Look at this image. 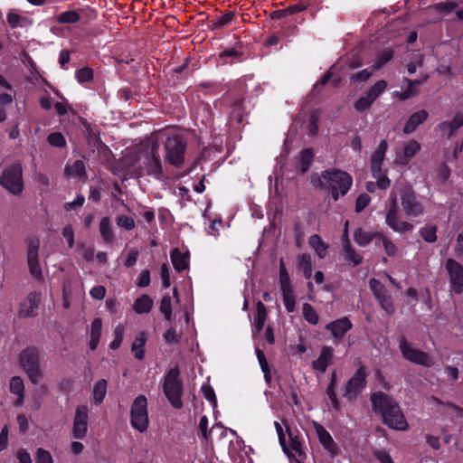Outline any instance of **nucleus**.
Wrapping results in <instances>:
<instances>
[{
  "label": "nucleus",
  "mask_w": 463,
  "mask_h": 463,
  "mask_svg": "<svg viewBox=\"0 0 463 463\" xmlns=\"http://www.w3.org/2000/svg\"><path fill=\"white\" fill-rule=\"evenodd\" d=\"M372 407L374 412L381 414L383 422L389 428L405 430L408 423L398 402L385 392H378L371 396Z\"/></svg>",
  "instance_id": "obj_1"
},
{
  "label": "nucleus",
  "mask_w": 463,
  "mask_h": 463,
  "mask_svg": "<svg viewBox=\"0 0 463 463\" xmlns=\"http://www.w3.org/2000/svg\"><path fill=\"white\" fill-rule=\"evenodd\" d=\"M322 178L326 182L319 180V185L331 192L334 201H337L339 194L345 195L350 189L353 180L349 174L341 170L324 171Z\"/></svg>",
  "instance_id": "obj_2"
},
{
  "label": "nucleus",
  "mask_w": 463,
  "mask_h": 463,
  "mask_svg": "<svg viewBox=\"0 0 463 463\" xmlns=\"http://www.w3.org/2000/svg\"><path fill=\"white\" fill-rule=\"evenodd\" d=\"M163 392L174 408L181 409L183 407L182 396L184 389L178 365L171 368L165 373L163 383Z\"/></svg>",
  "instance_id": "obj_3"
},
{
  "label": "nucleus",
  "mask_w": 463,
  "mask_h": 463,
  "mask_svg": "<svg viewBox=\"0 0 463 463\" xmlns=\"http://www.w3.org/2000/svg\"><path fill=\"white\" fill-rule=\"evenodd\" d=\"M0 185L14 195H20L23 193V167L20 162H14L3 170L0 175Z\"/></svg>",
  "instance_id": "obj_4"
},
{
  "label": "nucleus",
  "mask_w": 463,
  "mask_h": 463,
  "mask_svg": "<svg viewBox=\"0 0 463 463\" xmlns=\"http://www.w3.org/2000/svg\"><path fill=\"white\" fill-rule=\"evenodd\" d=\"M165 160L171 165L181 167L184 165L186 141L180 135L169 137L165 142Z\"/></svg>",
  "instance_id": "obj_5"
},
{
  "label": "nucleus",
  "mask_w": 463,
  "mask_h": 463,
  "mask_svg": "<svg viewBox=\"0 0 463 463\" xmlns=\"http://www.w3.org/2000/svg\"><path fill=\"white\" fill-rule=\"evenodd\" d=\"M130 423L135 430L140 432L147 430L149 420L147 400L145 395L140 394L133 401L130 410Z\"/></svg>",
  "instance_id": "obj_6"
},
{
  "label": "nucleus",
  "mask_w": 463,
  "mask_h": 463,
  "mask_svg": "<svg viewBox=\"0 0 463 463\" xmlns=\"http://www.w3.org/2000/svg\"><path fill=\"white\" fill-rule=\"evenodd\" d=\"M20 364L25 371L30 381L36 384L42 378L39 365V353L35 347L24 349L19 356Z\"/></svg>",
  "instance_id": "obj_7"
},
{
  "label": "nucleus",
  "mask_w": 463,
  "mask_h": 463,
  "mask_svg": "<svg viewBox=\"0 0 463 463\" xmlns=\"http://www.w3.org/2000/svg\"><path fill=\"white\" fill-rule=\"evenodd\" d=\"M386 223L394 231L400 233H406L412 231L413 225L408 222L401 221L398 214L397 194L392 191L389 198V205L385 217Z\"/></svg>",
  "instance_id": "obj_8"
},
{
  "label": "nucleus",
  "mask_w": 463,
  "mask_h": 463,
  "mask_svg": "<svg viewBox=\"0 0 463 463\" xmlns=\"http://www.w3.org/2000/svg\"><path fill=\"white\" fill-rule=\"evenodd\" d=\"M367 376L368 372L366 366L361 365L346 383L343 396L350 402L354 401L361 391L365 387Z\"/></svg>",
  "instance_id": "obj_9"
},
{
  "label": "nucleus",
  "mask_w": 463,
  "mask_h": 463,
  "mask_svg": "<svg viewBox=\"0 0 463 463\" xmlns=\"http://www.w3.org/2000/svg\"><path fill=\"white\" fill-rule=\"evenodd\" d=\"M401 201L402 210L408 218H416L424 213V206L411 187L402 191Z\"/></svg>",
  "instance_id": "obj_10"
},
{
  "label": "nucleus",
  "mask_w": 463,
  "mask_h": 463,
  "mask_svg": "<svg viewBox=\"0 0 463 463\" xmlns=\"http://www.w3.org/2000/svg\"><path fill=\"white\" fill-rule=\"evenodd\" d=\"M399 348L404 359L413 364L426 367H430L433 364L431 358L427 353L414 348L412 344L408 342L403 336L399 340Z\"/></svg>",
  "instance_id": "obj_11"
},
{
  "label": "nucleus",
  "mask_w": 463,
  "mask_h": 463,
  "mask_svg": "<svg viewBox=\"0 0 463 463\" xmlns=\"http://www.w3.org/2000/svg\"><path fill=\"white\" fill-rule=\"evenodd\" d=\"M27 244V263L31 275L37 279H42L43 273L39 263V248L40 241L35 236L28 237L26 239Z\"/></svg>",
  "instance_id": "obj_12"
},
{
  "label": "nucleus",
  "mask_w": 463,
  "mask_h": 463,
  "mask_svg": "<svg viewBox=\"0 0 463 463\" xmlns=\"http://www.w3.org/2000/svg\"><path fill=\"white\" fill-rule=\"evenodd\" d=\"M445 269L449 275L450 289L456 294L463 293V266L454 259H448Z\"/></svg>",
  "instance_id": "obj_13"
},
{
  "label": "nucleus",
  "mask_w": 463,
  "mask_h": 463,
  "mask_svg": "<svg viewBox=\"0 0 463 463\" xmlns=\"http://www.w3.org/2000/svg\"><path fill=\"white\" fill-rule=\"evenodd\" d=\"M146 171L148 175H153L157 179L163 176V166L159 154V145L155 142L150 148L149 156L146 162Z\"/></svg>",
  "instance_id": "obj_14"
},
{
  "label": "nucleus",
  "mask_w": 463,
  "mask_h": 463,
  "mask_svg": "<svg viewBox=\"0 0 463 463\" xmlns=\"http://www.w3.org/2000/svg\"><path fill=\"white\" fill-rule=\"evenodd\" d=\"M88 430V408L79 406L75 411L72 433L75 439H83Z\"/></svg>",
  "instance_id": "obj_15"
},
{
  "label": "nucleus",
  "mask_w": 463,
  "mask_h": 463,
  "mask_svg": "<svg viewBox=\"0 0 463 463\" xmlns=\"http://www.w3.org/2000/svg\"><path fill=\"white\" fill-rule=\"evenodd\" d=\"M388 148L385 139L382 140L377 149L373 153L371 157V172L373 177H379L382 172V165Z\"/></svg>",
  "instance_id": "obj_16"
},
{
  "label": "nucleus",
  "mask_w": 463,
  "mask_h": 463,
  "mask_svg": "<svg viewBox=\"0 0 463 463\" xmlns=\"http://www.w3.org/2000/svg\"><path fill=\"white\" fill-rule=\"evenodd\" d=\"M41 302V295L37 292H31L27 298L21 303L18 310L20 317H34V310L38 307Z\"/></svg>",
  "instance_id": "obj_17"
},
{
  "label": "nucleus",
  "mask_w": 463,
  "mask_h": 463,
  "mask_svg": "<svg viewBox=\"0 0 463 463\" xmlns=\"http://www.w3.org/2000/svg\"><path fill=\"white\" fill-rule=\"evenodd\" d=\"M352 328V323L347 317L333 321L326 326V329L331 331L336 342H340L345 333Z\"/></svg>",
  "instance_id": "obj_18"
},
{
  "label": "nucleus",
  "mask_w": 463,
  "mask_h": 463,
  "mask_svg": "<svg viewBox=\"0 0 463 463\" xmlns=\"http://www.w3.org/2000/svg\"><path fill=\"white\" fill-rule=\"evenodd\" d=\"M334 349L330 346H324L319 357L312 362V367L321 373H325L327 366L332 364Z\"/></svg>",
  "instance_id": "obj_19"
},
{
  "label": "nucleus",
  "mask_w": 463,
  "mask_h": 463,
  "mask_svg": "<svg viewBox=\"0 0 463 463\" xmlns=\"http://www.w3.org/2000/svg\"><path fill=\"white\" fill-rule=\"evenodd\" d=\"M314 428L318 437L319 442L329 452L335 453L337 449L330 433L319 423L314 422Z\"/></svg>",
  "instance_id": "obj_20"
},
{
  "label": "nucleus",
  "mask_w": 463,
  "mask_h": 463,
  "mask_svg": "<svg viewBox=\"0 0 463 463\" xmlns=\"http://www.w3.org/2000/svg\"><path fill=\"white\" fill-rule=\"evenodd\" d=\"M170 257L173 266L177 272H183L189 268L188 252L183 253L178 248H175L172 250Z\"/></svg>",
  "instance_id": "obj_21"
},
{
  "label": "nucleus",
  "mask_w": 463,
  "mask_h": 463,
  "mask_svg": "<svg viewBox=\"0 0 463 463\" xmlns=\"http://www.w3.org/2000/svg\"><path fill=\"white\" fill-rule=\"evenodd\" d=\"M428 112L424 109L413 113L407 120L403 128V133L411 134L413 131H415L418 126L423 123L428 118Z\"/></svg>",
  "instance_id": "obj_22"
},
{
  "label": "nucleus",
  "mask_w": 463,
  "mask_h": 463,
  "mask_svg": "<svg viewBox=\"0 0 463 463\" xmlns=\"http://www.w3.org/2000/svg\"><path fill=\"white\" fill-rule=\"evenodd\" d=\"M9 390L12 393L17 395L14 405L22 406L24 399V384L23 379L20 376L12 377L9 383Z\"/></svg>",
  "instance_id": "obj_23"
},
{
  "label": "nucleus",
  "mask_w": 463,
  "mask_h": 463,
  "mask_svg": "<svg viewBox=\"0 0 463 463\" xmlns=\"http://www.w3.org/2000/svg\"><path fill=\"white\" fill-rule=\"evenodd\" d=\"M99 230L104 243L112 244L115 240V234L109 217L105 216L101 218Z\"/></svg>",
  "instance_id": "obj_24"
},
{
  "label": "nucleus",
  "mask_w": 463,
  "mask_h": 463,
  "mask_svg": "<svg viewBox=\"0 0 463 463\" xmlns=\"http://www.w3.org/2000/svg\"><path fill=\"white\" fill-rule=\"evenodd\" d=\"M463 126V116L457 114L451 121H443L439 124V128L450 137L454 132Z\"/></svg>",
  "instance_id": "obj_25"
},
{
  "label": "nucleus",
  "mask_w": 463,
  "mask_h": 463,
  "mask_svg": "<svg viewBox=\"0 0 463 463\" xmlns=\"http://www.w3.org/2000/svg\"><path fill=\"white\" fill-rule=\"evenodd\" d=\"M154 301L151 297L146 294H143L135 300L133 309L137 314L148 313L152 309Z\"/></svg>",
  "instance_id": "obj_26"
},
{
  "label": "nucleus",
  "mask_w": 463,
  "mask_h": 463,
  "mask_svg": "<svg viewBox=\"0 0 463 463\" xmlns=\"http://www.w3.org/2000/svg\"><path fill=\"white\" fill-rule=\"evenodd\" d=\"M287 431L289 437L288 448L298 455V458L296 459L297 463H301V460L305 459L307 457L306 453L302 450L301 441L297 435H294L288 428L287 429Z\"/></svg>",
  "instance_id": "obj_27"
},
{
  "label": "nucleus",
  "mask_w": 463,
  "mask_h": 463,
  "mask_svg": "<svg viewBox=\"0 0 463 463\" xmlns=\"http://www.w3.org/2000/svg\"><path fill=\"white\" fill-rule=\"evenodd\" d=\"M102 321L100 318H95L91 323L90 348L95 350L99 343L101 336Z\"/></svg>",
  "instance_id": "obj_28"
},
{
  "label": "nucleus",
  "mask_w": 463,
  "mask_h": 463,
  "mask_svg": "<svg viewBox=\"0 0 463 463\" xmlns=\"http://www.w3.org/2000/svg\"><path fill=\"white\" fill-rule=\"evenodd\" d=\"M420 144L417 140L409 141L403 147V155L401 157L402 164H407L420 150Z\"/></svg>",
  "instance_id": "obj_29"
},
{
  "label": "nucleus",
  "mask_w": 463,
  "mask_h": 463,
  "mask_svg": "<svg viewBox=\"0 0 463 463\" xmlns=\"http://www.w3.org/2000/svg\"><path fill=\"white\" fill-rule=\"evenodd\" d=\"M308 243L315 250L316 253L320 259L325 258L328 246L323 241L319 235H311L309 237Z\"/></svg>",
  "instance_id": "obj_30"
},
{
  "label": "nucleus",
  "mask_w": 463,
  "mask_h": 463,
  "mask_svg": "<svg viewBox=\"0 0 463 463\" xmlns=\"http://www.w3.org/2000/svg\"><path fill=\"white\" fill-rule=\"evenodd\" d=\"M376 235L378 233L365 232L362 228H357L354 232V240L359 246H366L373 239L377 240Z\"/></svg>",
  "instance_id": "obj_31"
},
{
  "label": "nucleus",
  "mask_w": 463,
  "mask_h": 463,
  "mask_svg": "<svg viewBox=\"0 0 463 463\" xmlns=\"http://www.w3.org/2000/svg\"><path fill=\"white\" fill-rule=\"evenodd\" d=\"M145 333L140 332L132 344V352L134 353V356L138 360H142L145 356Z\"/></svg>",
  "instance_id": "obj_32"
},
{
  "label": "nucleus",
  "mask_w": 463,
  "mask_h": 463,
  "mask_svg": "<svg viewBox=\"0 0 463 463\" xmlns=\"http://www.w3.org/2000/svg\"><path fill=\"white\" fill-rule=\"evenodd\" d=\"M107 393V381L101 379L93 387V402L96 405L102 403Z\"/></svg>",
  "instance_id": "obj_33"
},
{
  "label": "nucleus",
  "mask_w": 463,
  "mask_h": 463,
  "mask_svg": "<svg viewBox=\"0 0 463 463\" xmlns=\"http://www.w3.org/2000/svg\"><path fill=\"white\" fill-rule=\"evenodd\" d=\"M55 21L61 24H76L80 20V14L75 10H68L56 15Z\"/></svg>",
  "instance_id": "obj_34"
},
{
  "label": "nucleus",
  "mask_w": 463,
  "mask_h": 463,
  "mask_svg": "<svg viewBox=\"0 0 463 463\" xmlns=\"http://www.w3.org/2000/svg\"><path fill=\"white\" fill-rule=\"evenodd\" d=\"M343 250L345 252V259L350 262H353L354 266H357L362 263V256L356 252L353 248L350 241L344 243Z\"/></svg>",
  "instance_id": "obj_35"
},
{
  "label": "nucleus",
  "mask_w": 463,
  "mask_h": 463,
  "mask_svg": "<svg viewBox=\"0 0 463 463\" xmlns=\"http://www.w3.org/2000/svg\"><path fill=\"white\" fill-rule=\"evenodd\" d=\"M427 79H428V76H424L420 80H407V81H408L407 90L401 93L396 92L395 95H397L401 100L408 99L409 98L416 95L418 92L417 90H413V84H422L423 82H425L427 80Z\"/></svg>",
  "instance_id": "obj_36"
},
{
  "label": "nucleus",
  "mask_w": 463,
  "mask_h": 463,
  "mask_svg": "<svg viewBox=\"0 0 463 463\" xmlns=\"http://www.w3.org/2000/svg\"><path fill=\"white\" fill-rule=\"evenodd\" d=\"M313 158H314V152H313L312 148H306L300 152L299 162H300V171L302 173H306L309 169V167L313 162Z\"/></svg>",
  "instance_id": "obj_37"
},
{
  "label": "nucleus",
  "mask_w": 463,
  "mask_h": 463,
  "mask_svg": "<svg viewBox=\"0 0 463 463\" xmlns=\"http://www.w3.org/2000/svg\"><path fill=\"white\" fill-rule=\"evenodd\" d=\"M376 236H377L376 244L381 242L388 256L393 257L397 254L398 248L388 237H386L383 233H378V235H376Z\"/></svg>",
  "instance_id": "obj_38"
},
{
  "label": "nucleus",
  "mask_w": 463,
  "mask_h": 463,
  "mask_svg": "<svg viewBox=\"0 0 463 463\" xmlns=\"http://www.w3.org/2000/svg\"><path fill=\"white\" fill-rule=\"evenodd\" d=\"M285 307L288 313L295 310L296 298L293 288H281Z\"/></svg>",
  "instance_id": "obj_39"
},
{
  "label": "nucleus",
  "mask_w": 463,
  "mask_h": 463,
  "mask_svg": "<svg viewBox=\"0 0 463 463\" xmlns=\"http://www.w3.org/2000/svg\"><path fill=\"white\" fill-rule=\"evenodd\" d=\"M298 268L303 270L306 279H309L312 275V260L309 254H301L298 257Z\"/></svg>",
  "instance_id": "obj_40"
},
{
  "label": "nucleus",
  "mask_w": 463,
  "mask_h": 463,
  "mask_svg": "<svg viewBox=\"0 0 463 463\" xmlns=\"http://www.w3.org/2000/svg\"><path fill=\"white\" fill-rule=\"evenodd\" d=\"M369 285L373 296L377 300L388 295L385 286L380 280L376 279H371Z\"/></svg>",
  "instance_id": "obj_41"
},
{
  "label": "nucleus",
  "mask_w": 463,
  "mask_h": 463,
  "mask_svg": "<svg viewBox=\"0 0 463 463\" xmlns=\"http://www.w3.org/2000/svg\"><path fill=\"white\" fill-rule=\"evenodd\" d=\"M65 172L73 176L82 177L86 175L83 161L76 160L71 165H67Z\"/></svg>",
  "instance_id": "obj_42"
},
{
  "label": "nucleus",
  "mask_w": 463,
  "mask_h": 463,
  "mask_svg": "<svg viewBox=\"0 0 463 463\" xmlns=\"http://www.w3.org/2000/svg\"><path fill=\"white\" fill-rule=\"evenodd\" d=\"M304 318L312 325L318 323L319 317L317 311L309 303H304L302 307Z\"/></svg>",
  "instance_id": "obj_43"
},
{
  "label": "nucleus",
  "mask_w": 463,
  "mask_h": 463,
  "mask_svg": "<svg viewBox=\"0 0 463 463\" xmlns=\"http://www.w3.org/2000/svg\"><path fill=\"white\" fill-rule=\"evenodd\" d=\"M393 57V52L390 49H385L379 52L376 57L375 62L373 65L374 70L382 68L384 64L389 62Z\"/></svg>",
  "instance_id": "obj_44"
},
{
  "label": "nucleus",
  "mask_w": 463,
  "mask_h": 463,
  "mask_svg": "<svg viewBox=\"0 0 463 463\" xmlns=\"http://www.w3.org/2000/svg\"><path fill=\"white\" fill-rule=\"evenodd\" d=\"M387 82L383 80L377 81L373 86L367 91L366 96L374 101L386 89Z\"/></svg>",
  "instance_id": "obj_45"
},
{
  "label": "nucleus",
  "mask_w": 463,
  "mask_h": 463,
  "mask_svg": "<svg viewBox=\"0 0 463 463\" xmlns=\"http://www.w3.org/2000/svg\"><path fill=\"white\" fill-rule=\"evenodd\" d=\"M279 285L281 288H292L289 275L288 273L283 259L279 260Z\"/></svg>",
  "instance_id": "obj_46"
},
{
  "label": "nucleus",
  "mask_w": 463,
  "mask_h": 463,
  "mask_svg": "<svg viewBox=\"0 0 463 463\" xmlns=\"http://www.w3.org/2000/svg\"><path fill=\"white\" fill-rule=\"evenodd\" d=\"M159 310L164 314L166 320H171L173 315L171 297L167 294L165 295L160 302Z\"/></svg>",
  "instance_id": "obj_47"
},
{
  "label": "nucleus",
  "mask_w": 463,
  "mask_h": 463,
  "mask_svg": "<svg viewBox=\"0 0 463 463\" xmlns=\"http://www.w3.org/2000/svg\"><path fill=\"white\" fill-rule=\"evenodd\" d=\"M437 230L436 225L425 226L420 229V233L427 242H435L437 241Z\"/></svg>",
  "instance_id": "obj_48"
},
{
  "label": "nucleus",
  "mask_w": 463,
  "mask_h": 463,
  "mask_svg": "<svg viewBox=\"0 0 463 463\" xmlns=\"http://www.w3.org/2000/svg\"><path fill=\"white\" fill-rule=\"evenodd\" d=\"M234 13L228 12L222 15H221L216 21L213 23V29H220L226 25H228L234 19Z\"/></svg>",
  "instance_id": "obj_49"
},
{
  "label": "nucleus",
  "mask_w": 463,
  "mask_h": 463,
  "mask_svg": "<svg viewBox=\"0 0 463 463\" xmlns=\"http://www.w3.org/2000/svg\"><path fill=\"white\" fill-rule=\"evenodd\" d=\"M116 223L118 227L127 231H131L135 228L134 219L127 215H118L116 217Z\"/></svg>",
  "instance_id": "obj_50"
},
{
  "label": "nucleus",
  "mask_w": 463,
  "mask_h": 463,
  "mask_svg": "<svg viewBox=\"0 0 463 463\" xmlns=\"http://www.w3.org/2000/svg\"><path fill=\"white\" fill-rule=\"evenodd\" d=\"M48 142L55 147H64L66 146L65 137L61 132L51 133L48 136Z\"/></svg>",
  "instance_id": "obj_51"
},
{
  "label": "nucleus",
  "mask_w": 463,
  "mask_h": 463,
  "mask_svg": "<svg viewBox=\"0 0 463 463\" xmlns=\"http://www.w3.org/2000/svg\"><path fill=\"white\" fill-rule=\"evenodd\" d=\"M86 137L89 143L91 144L94 147H98L101 143L99 132L90 126L86 127Z\"/></svg>",
  "instance_id": "obj_52"
},
{
  "label": "nucleus",
  "mask_w": 463,
  "mask_h": 463,
  "mask_svg": "<svg viewBox=\"0 0 463 463\" xmlns=\"http://www.w3.org/2000/svg\"><path fill=\"white\" fill-rule=\"evenodd\" d=\"M238 48H241V43H238L235 47L227 49L220 52L219 57L224 58V57H232L235 60H240L242 56V52L238 50Z\"/></svg>",
  "instance_id": "obj_53"
},
{
  "label": "nucleus",
  "mask_w": 463,
  "mask_h": 463,
  "mask_svg": "<svg viewBox=\"0 0 463 463\" xmlns=\"http://www.w3.org/2000/svg\"><path fill=\"white\" fill-rule=\"evenodd\" d=\"M378 302L388 315L391 316L394 313L395 307L392 302V298L390 295H387L386 297L379 299Z\"/></svg>",
  "instance_id": "obj_54"
},
{
  "label": "nucleus",
  "mask_w": 463,
  "mask_h": 463,
  "mask_svg": "<svg viewBox=\"0 0 463 463\" xmlns=\"http://www.w3.org/2000/svg\"><path fill=\"white\" fill-rule=\"evenodd\" d=\"M371 201V197L367 194H360L355 202V212L361 213L364 210Z\"/></svg>",
  "instance_id": "obj_55"
},
{
  "label": "nucleus",
  "mask_w": 463,
  "mask_h": 463,
  "mask_svg": "<svg viewBox=\"0 0 463 463\" xmlns=\"http://www.w3.org/2000/svg\"><path fill=\"white\" fill-rule=\"evenodd\" d=\"M373 102V101L370 99L366 95L363 96L359 98L354 103V109L359 112H363L368 109L372 106Z\"/></svg>",
  "instance_id": "obj_56"
},
{
  "label": "nucleus",
  "mask_w": 463,
  "mask_h": 463,
  "mask_svg": "<svg viewBox=\"0 0 463 463\" xmlns=\"http://www.w3.org/2000/svg\"><path fill=\"white\" fill-rule=\"evenodd\" d=\"M77 79L80 82H87L93 77V71L90 68L85 67L76 72Z\"/></svg>",
  "instance_id": "obj_57"
},
{
  "label": "nucleus",
  "mask_w": 463,
  "mask_h": 463,
  "mask_svg": "<svg viewBox=\"0 0 463 463\" xmlns=\"http://www.w3.org/2000/svg\"><path fill=\"white\" fill-rule=\"evenodd\" d=\"M202 392L204 398L209 401L213 406L216 405L217 400L213 389L210 385H203Z\"/></svg>",
  "instance_id": "obj_58"
},
{
  "label": "nucleus",
  "mask_w": 463,
  "mask_h": 463,
  "mask_svg": "<svg viewBox=\"0 0 463 463\" xmlns=\"http://www.w3.org/2000/svg\"><path fill=\"white\" fill-rule=\"evenodd\" d=\"M36 463H53L50 452L43 449H39L37 450Z\"/></svg>",
  "instance_id": "obj_59"
},
{
  "label": "nucleus",
  "mask_w": 463,
  "mask_h": 463,
  "mask_svg": "<svg viewBox=\"0 0 463 463\" xmlns=\"http://www.w3.org/2000/svg\"><path fill=\"white\" fill-rule=\"evenodd\" d=\"M458 6V4L455 2H449V3H439L434 5V9L439 12H444V13H450L452 12L456 7Z\"/></svg>",
  "instance_id": "obj_60"
},
{
  "label": "nucleus",
  "mask_w": 463,
  "mask_h": 463,
  "mask_svg": "<svg viewBox=\"0 0 463 463\" xmlns=\"http://www.w3.org/2000/svg\"><path fill=\"white\" fill-rule=\"evenodd\" d=\"M25 21V18L14 14V13H9L7 14V22L12 27H17L19 25H22V23Z\"/></svg>",
  "instance_id": "obj_61"
},
{
  "label": "nucleus",
  "mask_w": 463,
  "mask_h": 463,
  "mask_svg": "<svg viewBox=\"0 0 463 463\" xmlns=\"http://www.w3.org/2000/svg\"><path fill=\"white\" fill-rule=\"evenodd\" d=\"M149 284H150V271L148 269H144L141 271V273L139 275L138 281H137V285L139 288H146V287L149 286Z\"/></svg>",
  "instance_id": "obj_62"
},
{
  "label": "nucleus",
  "mask_w": 463,
  "mask_h": 463,
  "mask_svg": "<svg viewBox=\"0 0 463 463\" xmlns=\"http://www.w3.org/2000/svg\"><path fill=\"white\" fill-rule=\"evenodd\" d=\"M372 76V72L367 69L358 71L350 77L352 81H366Z\"/></svg>",
  "instance_id": "obj_63"
},
{
  "label": "nucleus",
  "mask_w": 463,
  "mask_h": 463,
  "mask_svg": "<svg viewBox=\"0 0 463 463\" xmlns=\"http://www.w3.org/2000/svg\"><path fill=\"white\" fill-rule=\"evenodd\" d=\"M373 456L381 462V463H394L389 453L384 450H375L373 452Z\"/></svg>",
  "instance_id": "obj_64"
}]
</instances>
